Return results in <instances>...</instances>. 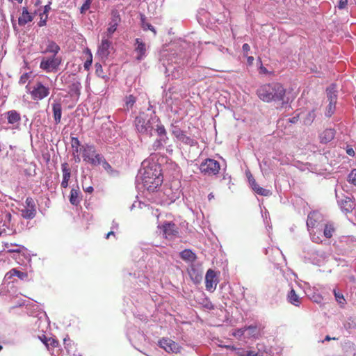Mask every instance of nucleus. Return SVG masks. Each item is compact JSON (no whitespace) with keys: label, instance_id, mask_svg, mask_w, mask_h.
<instances>
[{"label":"nucleus","instance_id":"obj_30","mask_svg":"<svg viewBox=\"0 0 356 356\" xmlns=\"http://www.w3.org/2000/svg\"><path fill=\"white\" fill-rule=\"evenodd\" d=\"M343 327L346 330L351 331L356 330V317L350 316L343 323Z\"/></svg>","mask_w":356,"mask_h":356},{"label":"nucleus","instance_id":"obj_36","mask_svg":"<svg viewBox=\"0 0 356 356\" xmlns=\"http://www.w3.org/2000/svg\"><path fill=\"white\" fill-rule=\"evenodd\" d=\"M136 97L130 95L125 98V106L127 110H129L133 108L134 104L136 103Z\"/></svg>","mask_w":356,"mask_h":356},{"label":"nucleus","instance_id":"obj_29","mask_svg":"<svg viewBox=\"0 0 356 356\" xmlns=\"http://www.w3.org/2000/svg\"><path fill=\"white\" fill-rule=\"evenodd\" d=\"M80 191L77 188H72L70 191V202L73 205H77L80 202Z\"/></svg>","mask_w":356,"mask_h":356},{"label":"nucleus","instance_id":"obj_20","mask_svg":"<svg viewBox=\"0 0 356 356\" xmlns=\"http://www.w3.org/2000/svg\"><path fill=\"white\" fill-rule=\"evenodd\" d=\"M338 203L340 205L341 209L349 213L353 211L355 208V203L350 197H346L341 200H338Z\"/></svg>","mask_w":356,"mask_h":356},{"label":"nucleus","instance_id":"obj_24","mask_svg":"<svg viewBox=\"0 0 356 356\" xmlns=\"http://www.w3.org/2000/svg\"><path fill=\"white\" fill-rule=\"evenodd\" d=\"M14 276H17L21 280H25L28 277V274L25 272H22L20 270H18L16 268H13L6 274L5 277L7 280H9V279H11Z\"/></svg>","mask_w":356,"mask_h":356},{"label":"nucleus","instance_id":"obj_57","mask_svg":"<svg viewBox=\"0 0 356 356\" xmlns=\"http://www.w3.org/2000/svg\"><path fill=\"white\" fill-rule=\"evenodd\" d=\"M309 234L311 235V238L313 242L319 243L322 241L320 236H316V234L312 233V230H310Z\"/></svg>","mask_w":356,"mask_h":356},{"label":"nucleus","instance_id":"obj_37","mask_svg":"<svg viewBox=\"0 0 356 356\" xmlns=\"http://www.w3.org/2000/svg\"><path fill=\"white\" fill-rule=\"evenodd\" d=\"M337 102H329V104L327 106L325 115L330 117L335 111Z\"/></svg>","mask_w":356,"mask_h":356},{"label":"nucleus","instance_id":"obj_42","mask_svg":"<svg viewBox=\"0 0 356 356\" xmlns=\"http://www.w3.org/2000/svg\"><path fill=\"white\" fill-rule=\"evenodd\" d=\"M246 331H248V335L250 337H255L258 335V329L256 325L246 326Z\"/></svg>","mask_w":356,"mask_h":356},{"label":"nucleus","instance_id":"obj_2","mask_svg":"<svg viewBox=\"0 0 356 356\" xmlns=\"http://www.w3.org/2000/svg\"><path fill=\"white\" fill-rule=\"evenodd\" d=\"M160 120L154 112L149 116L145 113H140L135 119V126L137 131L141 134L152 136V131L159 124Z\"/></svg>","mask_w":356,"mask_h":356},{"label":"nucleus","instance_id":"obj_38","mask_svg":"<svg viewBox=\"0 0 356 356\" xmlns=\"http://www.w3.org/2000/svg\"><path fill=\"white\" fill-rule=\"evenodd\" d=\"M72 147L73 149V152L78 154L80 152V142L76 137H72L71 140Z\"/></svg>","mask_w":356,"mask_h":356},{"label":"nucleus","instance_id":"obj_64","mask_svg":"<svg viewBox=\"0 0 356 356\" xmlns=\"http://www.w3.org/2000/svg\"><path fill=\"white\" fill-rule=\"evenodd\" d=\"M51 3V2L49 1V3L44 7L43 11L42 12V13L45 14V15H48V13L51 10V7H50Z\"/></svg>","mask_w":356,"mask_h":356},{"label":"nucleus","instance_id":"obj_31","mask_svg":"<svg viewBox=\"0 0 356 356\" xmlns=\"http://www.w3.org/2000/svg\"><path fill=\"white\" fill-rule=\"evenodd\" d=\"M22 217L25 219H33L36 215V209L23 208L19 209Z\"/></svg>","mask_w":356,"mask_h":356},{"label":"nucleus","instance_id":"obj_34","mask_svg":"<svg viewBox=\"0 0 356 356\" xmlns=\"http://www.w3.org/2000/svg\"><path fill=\"white\" fill-rule=\"evenodd\" d=\"M62 172H63V179L70 180L71 176L70 168H69V165L67 163H63L61 165Z\"/></svg>","mask_w":356,"mask_h":356},{"label":"nucleus","instance_id":"obj_52","mask_svg":"<svg viewBox=\"0 0 356 356\" xmlns=\"http://www.w3.org/2000/svg\"><path fill=\"white\" fill-rule=\"evenodd\" d=\"M43 342L47 346H51L52 347H56L58 345V341L52 338L46 339Z\"/></svg>","mask_w":356,"mask_h":356},{"label":"nucleus","instance_id":"obj_47","mask_svg":"<svg viewBox=\"0 0 356 356\" xmlns=\"http://www.w3.org/2000/svg\"><path fill=\"white\" fill-rule=\"evenodd\" d=\"M254 191L256 192L257 194L263 196H268L271 194L269 190L263 188L260 186L256 188V190Z\"/></svg>","mask_w":356,"mask_h":356},{"label":"nucleus","instance_id":"obj_62","mask_svg":"<svg viewBox=\"0 0 356 356\" xmlns=\"http://www.w3.org/2000/svg\"><path fill=\"white\" fill-rule=\"evenodd\" d=\"M348 5V0H339L338 8L339 9H343Z\"/></svg>","mask_w":356,"mask_h":356},{"label":"nucleus","instance_id":"obj_6","mask_svg":"<svg viewBox=\"0 0 356 356\" xmlns=\"http://www.w3.org/2000/svg\"><path fill=\"white\" fill-rule=\"evenodd\" d=\"M138 176L140 177H159L161 176V165L155 162L150 163L144 161L142 163V167L139 170Z\"/></svg>","mask_w":356,"mask_h":356},{"label":"nucleus","instance_id":"obj_60","mask_svg":"<svg viewBox=\"0 0 356 356\" xmlns=\"http://www.w3.org/2000/svg\"><path fill=\"white\" fill-rule=\"evenodd\" d=\"M346 242H347L348 243H350V248H355V247H356V239H355L354 238H353V237H348V238H347Z\"/></svg>","mask_w":356,"mask_h":356},{"label":"nucleus","instance_id":"obj_28","mask_svg":"<svg viewBox=\"0 0 356 356\" xmlns=\"http://www.w3.org/2000/svg\"><path fill=\"white\" fill-rule=\"evenodd\" d=\"M180 257L183 260L189 262L195 261L197 258L195 254L188 249H186L181 252Z\"/></svg>","mask_w":356,"mask_h":356},{"label":"nucleus","instance_id":"obj_17","mask_svg":"<svg viewBox=\"0 0 356 356\" xmlns=\"http://www.w3.org/2000/svg\"><path fill=\"white\" fill-rule=\"evenodd\" d=\"M60 48L58 44H57L54 41L51 40H47L46 42V48L42 52L43 54L50 53L52 55L58 56V52L60 51Z\"/></svg>","mask_w":356,"mask_h":356},{"label":"nucleus","instance_id":"obj_44","mask_svg":"<svg viewBox=\"0 0 356 356\" xmlns=\"http://www.w3.org/2000/svg\"><path fill=\"white\" fill-rule=\"evenodd\" d=\"M348 181L356 185V169H353L348 176Z\"/></svg>","mask_w":356,"mask_h":356},{"label":"nucleus","instance_id":"obj_3","mask_svg":"<svg viewBox=\"0 0 356 356\" xmlns=\"http://www.w3.org/2000/svg\"><path fill=\"white\" fill-rule=\"evenodd\" d=\"M80 152L82 153L83 161L92 165H98L104 160V156L97 153L93 145L85 144L81 145Z\"/></svg>","mask_w":356,"mask_h":356},{"label":"nucleus","instance_id":"obj_51","mask_svg":"<svg viewBox=\"0 0 356 356\" xmlns=\"http://www.w3.org/2000/svg\"><path fill=\"white\" fill-rule=\"evenodd\" d=\"M315 116L316 115L314 111L309 112L306 119L305 120V124H310L314 121Z\"/></svg>","mask_w":356,"mask_h":356},{"label":"nucleus","instance_id":"obj_43","mask_svg":"<svg viewBox=\"0 0 356 356\" xmlns=\"http://www.w3.org/2000/svg\"><path fill=\"white\" fill-rule=\"evenodd\" d=\"M165 144L162 143L159 139L156 138L152 145V149L154 151H158L164 147Z\"/></svg>","mask_w":356,"mask_h":356},{"label":"nucleus","instance_id":"obj_40","mask_svg":"<svg viewBox=\"0 0 356 356\" xmlns=\"http://www.w3.org/2000/svg\"><path fill=\"white\" fill-rule=\"evenodd\" d=\"M170 131L177 139L183 133L184 131H182L178 126L172 124Z\"/></svg>","mask_w":356,"mask_h":356},{"label":"nucleus","instance_id":"obj_56","mask_svg":"<svg viewBox=\"0 0 356 356\" xmlns=\"http://www.w3.org/2000/svg\"><path fill=\"white\" fill-rule=\"evenodd\" d=\"M248 180H249V183L251 185V187L253 189V191H255L256 190V188H257L258 186H259L255 179L252 177V175H250L249 177H248Z\"/></svg>","mask_w":356,"mask_h":356},{"label":"nucleus","instance_id":"obj_54","mask_svg":"<svg viewBox=\"0 0 356 356\" xmlns=\"http://www.w3.org/2000/svg\"><path fill=\"white\" fill-rule=\"evenodd\" d=\"M92 0H86L84 3L82 5L81 8V13H84L86 10L90 8V4Z\"/></svg>","mask_w":356,"mask_h":356},{"label":"nucleus","instance_id":"obj_22","mask_svg":"<svg viewBox=\"0 0 356 356\" xmlns=\"http://www.w3.org/2000/svg\"><path fill=\"white\" fill-rule=\"evenodd\" d=\"M33 19V15L28 11L27 8H22V15L18 19V24L20 26H24L27 23L32 22Z\"/></svg>","mask_w":356,"mask_h":356},{"label":"nucleus","instance_id":"obj_16","mask_svg":"<svg viewBox=\"0 0 356 356\" xmlns=\"http://www.w3.org/2000/svg\"><path fill=\"white\" fill-rule=\"evenodd\" d=\"M8 123L12 125L13 129L19 128L21 121V115L19 112L15 110H11L6 113Z\"/></svg>","mask_w":356,"mask_h":356},{"label":"nucleus","instance_id":"obj_10","mask_svg":"<svg viewBox=\"0 0 356 356\" xmlns=\"http://www.w3.org/2000/svg\"><path fill=\"white\" fill-rule=\"evenodd\" d=\"M220 169V163L213 159H206L200 165V172L208 176L216 175Z\"/></svg>","mask_w":356,"mask_h":356},{"label":"nucleus","instance_id":"obj_8","mask_svg":"<svg viewBox=\"0 0 356 356\" xmlns=\"http://www.w3.org/2000/svg\"><path fill=\"white\" fill-rule=\"evenodd\" d=\"M29 93L32 99L39 101L47 97L50 89L48 86H45L42 82L36 81L30 88H29Z\"/></svg>","mask_w":356,"mask_h":356},{"label":"nucleus","instance_id":"obj_19","mask_svg":"<svg viewBox=\"0 0 356 356\" xmlns=\"http://www.w3.org/2000/svg\"><path fill=\"white\" fill-rule=\"evenodd\" d=\"M52 111L54 122L58 124L60 122L62 116V105L60 102H54L52 104Z\"/></svg>","mask_w":356,"mask_h":356},{"label":"nucleus","instance_id":"obj_11","mask_svg":"<svg viewBox=\"0 0 356 356\" xmlns=\"http://www.w3.org/2000/svg\"><path fill=\"white\" fill-rule=\"evenodd\" d=\"M121 19L119 13L117 10H113L112 12V17L111 22L108 24V27L107 28L106 31L104 33V35L108 38H111L112 35L117 30V27L120 22Z\"/></svg>","mask_w":356,"mask_h":356},{"label":"nucleus","instance_id":"obj_33","mask_svg":"<svg viewBox=\"0 0 356 356\" xmlns=\"http://www.w3.org/2000/svg\"><path fill=\"white\" fill-rule=\"evenodd\" d=\"M327 97L329 102H337V95L334 86H332L327 89Z\"/></svg>","mask_w":356,"mask_h":356},{"label":"nucleus","instance_id":"obj_5","mask_svg":"<svg viewBox=\"0 0 356 356\" xmlns=\"http://www.w3.org/2000/svg\"><path fill=\"white\" fill-rule=\"evenodd\" d=\"M62 63V58L58 56L52 55L49 57H42L40 67L46 72H55L58 70Z\"/></svg>","mask_w":356,"mask_h":356},{"label":"nucleus","instance_id":"obj_7","mask_svg":"<svg viewBox=\"0 0 356 356\" xmlns=\"http://www.w3.org/2000/svg\"><path fill=\"white\" fill-rule=\"evenodd\" d=\"M158 229L162 235L167 239L173 240L179 236L178 226L172 222L165 221L162 225H158Z\"/></svg>","mask_w":356,"mask_h":356},{"label":"nucleus","instance_id":"obj_32","mask_svg":"<svg viewBox=\"0 0 356 356\" xmlns=\"http://www.w3.org/2000/svg\"><path fill=\"white\" fill-rule=\"evenodd\" d=\"M333 293L335 298L336 301L339 305L340 307L344 308L346 304V300L343 296V295L337 289L333 290Z\"/></svg>","mask_w":356,"mask_h":356},{"label":"nucleus","instance_id":"obj_59","mask_svg":"<svg viewBox=\"0 0 356 356\" xmlns=\"http://www.w3.org/2000/svg\"><path fill=\"white\" fill-rule=\"evenodd\" d=\"M143 205H144V206H145V204H143L142 202H138V201H136V202H134L132 204V205L131 206V207H130V210H131V211H133V210H134L135 208H136V207L142 208V206H143Z\"/></svg>","mask_w":356,"mask_h":356},{"label":"nucleus","instance_id":"obj_4","mask_svg":"<svg viewBox=\"0 0 356 356\" xmlns=\"http://www.w3.org/2000/svg\"><path fill=\"white\" fill-rule=\"evenodd\" d=\"M175 58L173 60L172 58H168L167 63L163 61V65L165 67V73L167 76H172V79H179L183 74V68L181 65L184 64V61L181 58Z\"/></svg>","mask_w":356,"mask_h":356},{"label":"nucleus","instance_id":"obj_23","mask_svg":"<svg viewBox=\"0 0 356 356\" xmlns=\"http://www.w3.org/2000/svg\"><path fill=\"white\" fill-rule=\"evenodd\" d=\"M155 130L158 136L157 138L165 145L168 143L169 138L164 126L161 123L159 124H156V128Z\"/></svg>","mask_w":356,"mask_h":356},{"label":"nucleus","instance_id":"obj_39","mask_svg":"<svg viewBox=\"0 0 356 356\" xmlns=\"http://www.w3.org/2000/svg\"><path fill=\"white\" fill-rule=\"evenodd\" d=\"M238 356H257L258 353L253 350H245L238 349L236 353Z\"/></svg>","mask_w":356,"mask_h":356},{"label":"nucleus","instance_id":"obj_26","mask_svg":"<svg viewBox=\"0 0 356 356\" xmlns=\"http://www.w3.org/2000/svg\"><path fill=\"white\" fill-rule=\"evenodd\" d=\"M177 140L189 146H195L197 145V141L191 137L187 136L185 131H183V133L177 138Z\"/></svg>","mask_w":356,"mask_h":356},{"label":"nucleus","instance_id":"obj_46","mask_svg":"<svg viewBox=\"0 0 356 356\" xmlns=\"http://www.w3.org/2000/svg\"><path fill=\"white\" fill-rule=\"evenodd\" d=\"M26 207L24 208L30 209H35V204L33 199L31 197H28L25 201Z\"/></svg>","mask_w":356,"mask_h":356},{"label":"nucleus","instance_id":"obj_9","mask_svg":"<svg viewBox=\"0 0 356 356\" xmlns=\"http://www.w3.org/2000/svg\"><path fill=\"white\" fill-rule=\"evenodd\" d=\"M136 181H141L143 187L150 193L154 192L156 188L160 186L163 182L162 176L159 177H136Z\"/></svg>","mask_w":356,"mask_h":356},{"label":"nucleus","instance_id":"obj_55","mask_svg":"<svg viewBox=\"0 0 356 356\" xmlns=\"http://www.w3.org/2000/svg\"><path fill=\"white\" fill-rule=\"evenodd\" d=\"M92 54L90 53L89 58L87 59V60L84 63L85 70H89L90 67L92 65Z\"/></svg>","mask_w":356,"mask_h":356},{"label":"nucleus","instance_id":"obj_45","mask_svg":"<svg viewBox=\"0 0 356 356\" xmlns=\"http://www.w3.org/2000/svg\"><path fill=\"white\" fill-rule=\"evenodd\" d=\"M245 331L246 326L240 329L234 330L232 332V335L237 338H241L245 334Z\"/></svg>","mask_w":356,"mask_h":356},{"label":"nucleus","instance_id":"obj_48","mask_svg":"<svg viewBox=\"0 0 356 356\" xmlns=\"http://www.w3.org/2000/svg\"><path fill=\"white\" fill-rule=\"evenodd\" d=\"M39 16H40V21L38 24V26L40 27L45 26L46 23H47V18H48V15H45V14L40 12Z\"/></svg>","mask_w":356,"mask_h":356},{"label":"nucleus","instance_id":"obj_63","mask_svg":"<svg viewBox=\"0 0 356 356\" xmlns=\"http://www.w3.org/2000/svg\"><path fill=\"white\" fill-rule=\"evenodd\" d=\"M216 47H217V49L219 51L222 52V54H225V53L230 54L229 49L227 48L224 47L222 45H217Z\"/></svg>","mask_w":356,"mask_h":356},{"label":"nucleus","instance_id":"obj_1","mask_svg":"<svg viewBox=\"0 0 356 356\" xmlns=\"http://www.w3.org/2000/svg\"><path fill=\"white\" fill-rule=\"evenodd\" d=\"M285 93L283 86L276 82L263 84L257 90L258 97L265 102L284 101Z\"/></svg>","mask_w":356,"mask_h":356},{"label":"nucleus","instance_id":"obj_61","mask_svg":"<svg viewBox=\"0 0 356 356\" xmlns=\"http://www.w3.org/2000/svg\"><path fill=\"white\" fill-rule=\"evenodd\" d=\"M346 154L350 156H355V153L354 149L350 146H347L346 149Z\"/></svg>","mask_w":356,"mask_h":356},{"label":"nucleus","instance_id":"obj_50","mask_svg":"<svg viewBox=\"0 0 356 356\" xmlns=\"http://www.w3.org/2000/svg\"><path fill=\"white\" fill-rule=\"evenodd\" d=\"M30 77H31V73H28V72L24 73L23 74L21 75V76L19 78V83L21 85L25 84L28 81V80L30 79Z\"/></svg>","mask_w":356,"mask_h":356},{"label":"nucleus","instance_id":"obj_27","mask_svg":"<svg viewBox=\"0 0 356 356\" xmlns=\"http://www.w3.org/2000/svg\"><path fill=\"white\" fill-rule=\"evenodd\" d=\"M287 298L289 302L295 306H299L301 303L300 298L296 294L295 290L293 289H291L289 292Z\"/></svg>","mask_w":356,"mask_h":356},{"label":"nucleus","instance_id":"obj_49","mask_svg":"<svg viewBox=\"0 0 356 356\" xmlns=\"http://www.w3.org/2000/svg\"><path fill=\"white\" fill-rule=\"evenodd\" d=\"M142 27L145 31L147 30V29L150 30L151 31H152L154 33V35H156V33L154 27L149 23L145 22L143 18H142Z\"/></svg>","mask_w":356,"mask_h":356},{"label":"nucleus","instance_id":"obj_35","mask_svg":"<svg viewBox=\"0 0 356 356\" xmlns=\"http://www.w3.org/2000/svg\"><path fill=\"white\" fill-rule=\"evenodd\" d=\"M334 232V228L333 225L331 224H326L324 228L323 235L326 238H330L332 236Z\"/></svg>","mask_w":356,"mask_h":356},{"label":"nucleus","instance_id":"obj_58","mask_svg":"<svg viewBox=\"0 0 356 356\" xmlns=\"http://www.w3.org/2000/svg\"><path fill=\"white\" fill-rule=\"evenodd\" d=\"M242 49H243L244 56H247L248 52L250 51V47L248 44L245 43L243 44Z\"/></svg>","mask_w":356,"mask_h":356},{"label":"nucleus","instance_id":"obj_18","mask_svg":"<svg viewBox=\"0 0 356 356\" xmlns=\"http://www.w3.org/2000/svg\"><path fill=\"white\" fill-rule=\"evenodd\" d=\"M335 136V131L333 129H327L323 131L319 136L320 142L326 144L334 139Z\"/></svg>","mask_w":356,"mask_h":356},{"label":"nucleus","instance_id":"obj_14","mask_svg":"<svg viewBox=\"0 0 356 356\" xmlns=\"http://www.w3.org/2000/svg\"><path fill=\"white\" fill-rule=\"evenodd\" d=\"M110 39L104 35L101 44L98 47V54L102 58H106L110 54V49L112 46V42L109 40Z\"/></svg>","mask_w":356,"mask_h":356},{"label":"nucleus","instance_id":"obj_53","mask_svg":"<svg viewBox=\"0 0 356 356\" xmlns=\"http://www.w3.org/2000/svg\"><path fill=\"white\" fill-rule=\"evenodd\" d=\"M95 73L99 77L104 76L102 66L101 64H99V63L95 64Z\"/></svg>","mask_w":356,"mask_h":356},{"label":"nucleus","instance_id":"obj_21","mask_svg":"<svg viewBox=\"0 0 356 356\" xmlns=\"http://www.w3.org/2000/svg\"><path fill=\"white\" fill-rule=\"evenodd\" d=\"M307 296L309 298L312 300L314 302L317 304H322L323 302V298L318 292V290L314 287L313 289H310L307 291Z\"/></svg>","mask_w":356,"mask_h":356},{"label":"nucleus","instance_id":"obj_13","mask_svg":"<svg viewBox=\"0 0 356 356\" xmlns=\"http://www.w3.org/2000/svg\"><path fill=\"white\" fill-rule=\"evenodd\" d=\"M134 54H136V59L141 61L147 56L146 44L140 38H136L134 44Z\"/></svg>","mask_w":356,"mask_h":356},{"label":"nucleus","instance_id":"obj_12","mask_svg":"<svg viewBox=\"0 0 356 356\" xmlns=\"http://www.w3.org/2000/svg\"><path fill=\"white\" fill-rule=\"evenodd\" d=\"M159 344L168 353H177L181 350V347L177 343L168 338L161 339L159 341Z\"/></svg>","mask_w":356,"mask_h":356},{"label":"nucleus","instance_id":"obj_41","mask_svg":"<svg viewBox=\"0 0 356 356\" xmlns=\"http://www.w3.org/2000/svg\"><path fill=\"white\" fill-rule=\"evenodd\" d=\"M170 131L177 139L183 133L184 131H182L178 126L172 124Z\"/></svg>","mask_w":356,"mask_h":356},{"label":"nucleus","instance_id":"obj_15","mask_svg":"<svg viewBox=\"0 0 356 356\" xmlns=\"http://www.w3.org/2000/svg\"><path fill=\"white\" fill-rule=\"evenodd\" d=\"M218 280L214 270L209 269L207 270L205 276L206 289L208 291H213L216 289Z\"/></svg>","mask_w":356,"mask_h":356},{"label":"nucleus","instance_id":"obj_25","mask_svg":"<svg viewBox=\"0 0 356 356\" xmlns=\"http://www.w3.org/2000/svg\"><path fill=\"white\" fill-rule=\"evenodd\" d=\"M318 218V213L315 211L309 213L307 220V227L309 232L314 227Z\"/></svg>","mask_w":356,"mask_h":356}]
</instances>
